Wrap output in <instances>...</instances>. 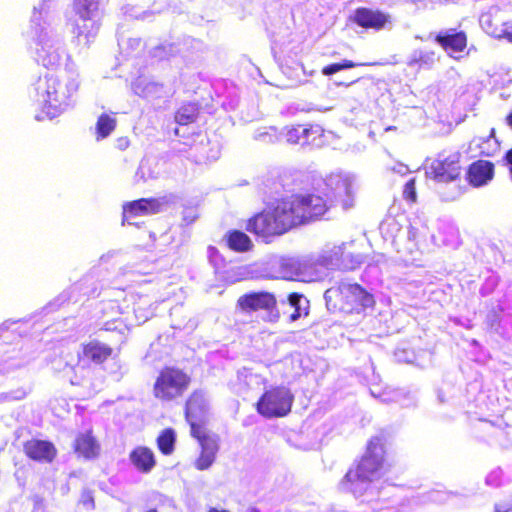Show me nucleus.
I'll return each instance as SVG.
<instances>
[{
	"label": "nucleus",
	"mask_w": 512,
	"mask_h": 512,
	"mask_svg": "<svg viewBox=\"0 0 512 512\" xmlns=\"http://www.w3.org/2000/svg\"><path fill=\"white\" fill-rule=\"evenodd\" d=\"M437 398H438V401L440 403H444L445 402L444 395H443V393L441 391H438Z\"/></svg>",
	"instance_id": "54"
},
{
	"label": "nucleus",
	"mask_w": 512,
	"mask_h": 512,
	"mask_svg": "<svg viewBox=\"0 0 512 512\" xmlns=\"http://www.w3.org/2000/svg\"><path fill=\"white\" fill-rule=\"evenodd\" d=\"M81 293L87 296L98 295L97 287L95 286L93 275L89 274L83 277L79 282L75 283L73 286L69 288V290L63 291L53 303H50V307L57 306L59 307L61 304L69 301L73 294Z\"/></svg>",
	"instance_id": "18"
},
{
	"label": "nucleus",
	"mask_w": 512,
	"mask_h": 512,
	"mask_svg": "<svg viewBox=\"0 0 512 512\" xmlns=\"http://www.w3.org/2000/svg\"><path fill=\"white\" fill-rule=\"evenodd\" d=\"M136 95L143 98H159L164 92L163 84L140 77L132 84Z\"/></svg>",
	"instance_id": "23"
},
{
	"label": "nucleus",
	"mask_w": 512,
	"mask_h": 512,
	"mask_svg": "<svg viewBox=\"0 0 512 512\" xmlns=\"http://www.w3.org/2000/svg\"><path fill=\"white\" fill-rule=\"evenodd\" d=\"M80 503L88 510H92L95 507L93 492L90 489H83L80 497Z\"/></svg>",
	"instance_id": "41"
},
{
	"label": "nucleus",
	"mask_w": 512,
	"mask_h": 512,
	"mask_svg": "<svg viewBox=\"0 0 512 512\" xmlns=\"http://www.w3.org/2000/svg\"><path fill=\"white\" fill-rule=\"evenodd\" d=\"M147 512H157V510L156 509H150Z\"/></svg>",
	"instance_id": "60"
},
{
	"label": "nucleus",
	"mask_w": 512,
	"mask_h": 512,
	"mask_svg": "<svg viewBox=\"0 0 512 512\" xmlns=\"http://www.w3.org/2000/svg\"><path fill=\"white\" fill-rule=\"evenodd\" d=\"M395 360L399 363H413L416 359L415 352L410 348L397 347L394 351Z\"/></svg>",
	"instance_id": "37"
},
{
	"label": "nucleus",
	"mask_w": 512,
	"mask_h": 512,
	"mask_svg": "<svg viewBox=\"0 0 512 512\" xmlns=\"http://www.w3.org/2000/svg\"><path fill=\"white\" fill-rule=\"evenodd\" d=\"M434 62V53L424 52L421 50H415L411 53L408 58L407 65L409 67L418 66L430 67Z\"/></svg>",
	"instance_id": "31"
},
{
	"label": "nucleus",
	"mask_w": 512,
	"mask_h": 512,
	"mask_svg": "<svg viewBox=\"0 0 512 512\" xmlns=\"http://www.w3.org/2000/svg\"><path fill=\"white\" fill-rule=\"evenodd\" d=\"M154 178H156V176L151 171L150 166L147 163L142 161L135 173V181L136 182H139V181L145 182L148 179H154Z\"/></svg>",
	"instance_id": "39"
},
{
	"label": "nucleus",
	"mask_w": 512,
	"mask_h": 512,
	"mask_svg": "<svg viewBox=\"0 0 512 512\" xmlns=\"http://www.w3.org/2000/svg\"><path fill=\"white\" fill-rule=\"evenodd\" d=\"M460 157L458 152L440 153L426 170V175L433 181V188L442 201H455L464 192Z\"/></svg>",
	"instance_id": "4"
},
{
	"label": "nucleus",
	"mask_w": 512,
	"mask_h": 512,
	"mask_svg": "<svg viewBox=\"0 0 512 512\" xmlns=\"http://www.w3.org/2000/svg\"><path fill=\"white\" fill-rule=\"evenodd\" d=\"M73 8L77 18L73 28L78 42L85 46L96 37L100 28L99 0H74Z\"/></svg>",
	"instance_id": "6"
},
{
	"label": "nucleus",
	"mask_w": 512,
	"mask_h": 512,
	"mask_svg": "<svg viewBox=\"0 0 512 512\" xmlns=\"http://www.w3.org/2000/svg\"><path fill=\"white\" fill-rule=\"evenodd\" d=\"M436 41L448 52H461L466 47L467 38L464 32L450 29L439 33Z\"/></svg>",
	"instance_id": "21"
},
{
	"label": "nucleus",
	"mask_w": 512,
	"mask_h": 512,
	"mask_svg": "<svg viewBox=\"0 0 512 512\" xmlns=\"http://www.w3.org/2000/svg\"><path fill=\"white\" fill-rule=\"evenodd\" d=\"M220 155V149L217 144L213 145L211 148L206 149L205 147H202L200 151V158L199 161H215L219 158Z\"/></svg>",
	"instance_id": "40"
},
{
	"label": "nucleus",
	"mask_w": 512,
	"mask_h": 512,
	"mask_svg": "<svg viewBox=\"0 0 512 512\" xmlns=\"http://www.w3.org/2000/svg\"><path fill=\"white\" fill-rule=\"evenodd\" d=\"M359 65L360 64L355 63L351 60H343L342 62L332 63V64L325 66L322 69V74L325 76H331L339 71H342L345 69H351V68H354Z\"/></svg>",
	"instance_id": "35"
},
{
	"label": "nucleus",
	"mask_w": 512,
	"mask_h": 512,
	"mask_svg": "<svg viewBox=\"0 0 512 512\" xmlns=\"http://www.w3.org/2000/svg\"><path fill=\"white\" fill-rule=\"evenodd\" d=\"M198 115L196 104L183 105L175 114V121L179 125H187L195 121Z\"/></svg>",
	"instance_id": "30"
},
{
	"label": "nucleus",
	"mask_w": 512,
	"mask_h": 512,
	"mask_svg": "<svg viewBox=\"0 0 512 512\" xmlns=\"http://www.w3.org/2000/svg\"><path fill=\"white\" fill-rule=\"evenodd\" d=\"M201 144H203V141H201ZM202 147H204V146L201 145L200 150L202 149ZM196 150H199V147H196Z\"/></svg>",
	"instance_id": "59"
},
{
	"label": "nucleus",
	"mask_w": 512,
	"mask_h": 512,
	"mask_svg": "<svg viewBox=\"0 0 512 512\" xmlns=\"http://www.w3.org/2000/svg\"><path fill=\"white\" fill-rule=\"evenodd\" d=\"M209 252H210V257H212V255H213L214 253H215V254L217 253V250H216V248H214V247H209Z\"/></svg>",
	"instance_id": "56"
},
{
	"label": "nucleus",
	"mask_w": 512,
	"mask_h": 512,
	"mask_svg": "<svg viewBox=\"0 0 512 512\" xmlns=\"http://www.w3.org/2000/svg\"><path fill=\"white\" fill-rule=\"evenodd\" d=\"M209 410V400L204 390L194 391L186 402L185 417L191 428V435L198 437Z\"/></svg>",
	"instance_id": "12"
},
{
	"label": "nucleus",
	"mask_w": 512,
	"mask_h": 512,
	"mask_svg": "<svg viewBox=\"0 0 512 512\" xmlns=\"http://www.w3.org/2000/svg\"><path fill=\"white\" fill-rule=\"evenodd\" d=\"M253 138L264 144H272L280 140V133L274 127H264L256 130Z\"/></svg>",
	"instance_id": "33"
},
{
	"label": "nucleus",
	"mask_w": 512,
	"mask_h": 512,
	"mask_svg": "<svg viewBox=\"0 0 512 512\" xmlns=\"http://www.w3.org/2000/svg\"><path fill=\"white\" fill-rule=\"evenodd\" d=\"M227 246L236 252H246L251 249L252 241L247 234L240 230H232L226 234Z\"/></svg>",
	"instance_id": "28"
},
{
	"label": "nucleus",
	"mask_w": 512,
	"mask_h": 512,
	"mask_svg": "<svg viewBox=\"0 0 512 512\" xmlns=\"http://www.w3.org/2000/svg\"><path fill=\"white\" fill-rule=\"evenodd\" d=\"M131 462L142 472H149L155 466L153 452L146 447H138L130 454Z\"/></svg>",
	"instance_id": "25"
},
{
	"label": "nucleus",
	"mask_w": 512,
	"mask_h": 512,
	"mask_svg": "<svg viewBox=\"0 0 512 512\" xmlns=\"http://www.w3.org/2000/svg\"><path fill=\"white\" fill-rule=\"evenodd\" d=\"M33 512H43V505L42 501L37 500L34 504Z\"/></svg>",
	"instance_id": "48"
},
{
	"label": "nucleus",
	"mask_w": 512,
	"mask_h": 512,
	"mask_svg": "<svg viewBox=\"0 0 512 512\" xmlns=\"http://www.w3.org/2000/svg\"><path fill=\"white\" fill-rule=\"evenodd\" d=\"M506 122L512 128V111L507 115Z\"/></svg>",
	"instance_id": "52"
},
{
	"label": "nucleus",
	"mask_w": 512,
	"mask_h": 512,
	"mask_svg": "<svg viewBox=\"0 0 512 512\" xmlns=\"http://www.w3.org/2000/svg\"><path fill=\"white\" fill-rule=\"evenodd\" d=\"M496 512H512V505L505 510L496 509Z\"/></svg>",
	"instance_id": "57"
},
{
	"label": "nucleus",
	"mask_w": 512,
	"mask_h": 512,
	"mask_svg": "<svg viewBox=\"0 0 512 512\" xmlns=\"http://www.w3.org/2000/svg\"><path fill=\"white\" fill-rule=\"evenodd\" d=\"M24 396H25V391L18 390L13 395H11L10 398L14 399V400H19V399L24 398Z\"/></svg>",
	"instance_id": "47"
},
{
	"label": "nucleus",
	"mask_w": 512,
	"mask_h": 512,
	"mask_svg": "<svg viewBox=\"0 0 512 512\" xmlns=\"http://www.w3.org/2000/svg\"><path fill=\"white\" fill-rule=\"evenodd\" d=\"M115 127L116 120L114 118L108 114H101L96 123L97 138L100 139L109 136Z\"/></svg>",
	"instance_id": "32"
},
{
	"label": "nucleus",
	"mask_w": 512,
	"mask_h": 512,
	"mask_svg": "<svg viewBox=\"0 0 512 512\" xmlns=\"http://www.w3.org/2000/svg\"><path fill=\"white\" fill-rule=\"evenodd\" d=\"M293 399L288 388L275 387L260 397L257 402V411L266 418L282 417L290 412Z\"/></svg>",
	"instance_id": "9"
},
{
	"label": "nucleus",
	"mask_w": 512,
	"mask_h": 512,
	"mask_svg": "<svg viewBox=\"0 0 512 512\" xmlns=\"http://www.w3.org/2000/svg\"><path fill=\"white\" fill-rule=\"evenodd\" d=\"M175 134L179 135V130L178 129H175Z\"/></svg>",
	"instance_id": "61"
},
{
	"label": "nucleus",
	"mask_w": 512,
	"mask_h": 512,
	"mask_svg": "<svg viewBox=\"0 0 512 512\" xmlns=\"http://www.w3.org/2000/svg\"><path fill=\"white\" fill-rule=\"evenodd\" d=\"M111 353L112 349L99 341H91L83 348L84 356L97 364L103 363Z\"/></svg>",
	"instance_id": "26"
},
{
	"label": "nucleus",
	"mask_w": 512,
	"mask_h": 512,
	"mask_svg": "<svg viewBox=\"0 0 512 512\" xmlns=\"http://www.w3.org/2000/svg\"><path fill=\"white\" fill-rule=\"evenodd\" d=\"M276 305L275 296L266 291L246 293L237 300V307L243 312L264 310L266 312L265 319L269 322H276L280 317Z\"/></svg>",
	"instance_id": "10"
},
{
	"label": "nucleus",
	"mask_w": 512,
	"mask_h": 512,
	"mask_svg": "<svg viewBox=\"0 0 512 512\" xmlns=\"http://www.w3.org/2000/svg\"><path fill=\"white\" fill-rule=\"evenodd\" d=\"M404 194L407 198L411 200H415L416 192H415V182L413 179L409 180L404 187Z\"/></svg>",
	"instance_id": "43"
},
{
	"label": "nucleus",
	"mask_w": 512,
	"mask_h": 512,
	"mask_svg": "<svg viewBox=\"0 0 512 512\" xmlns=\"http://www.w3.org/2000/svg\"><path fill=\"white\" fill-rule=\"evenodd\" d=\"M491 291H492V288H488V284H487V285H484L483 287H481L480 294L482 296H487L490 294Z\"/></svg>",
	"instance_id": "49"
},
{
	"label": "nucleus",
	"mask_w": 512,
	"mask_h": 512,
	"mask_svg": "<svg viewBox=\"0 0 512 512\" xmlns=\"http://www.w3.org/2000/svg\"><path fill=\"white\" fill-rule=\"evenodd\" d=\"M179 52V48L174 43L162 44L154 48L153 56L159 59L169 58Z\"/></svg>",
	"instance_id": "36"
},
{
	"label": "nucleus",
	"mask_w": 512,
	"mask_h": 512,
	"mask_svg": "<svg viewBox=\"0 0 512 512\" xmlns=\"http://www.w3.org/2000/svg\"><path fill=\"white\" fill-rule=\"evenodd\" d=\"M73 369H74V368H73V366H72V365H70L69 363L65 362L64 367L62 368V371H63L64 373H66V374H69L70 372H72V371H73Z\"/></svg>",
	"instance_id": "50"
},
{
	"label": "nucleus",
	"mask_w": 512,
	"mask_h": 512,
	"mask_svg": "<svg viewBox=\"0 0 512 512\" xmlns=\"http://www.w3.org/2000/svg\"><path fill=\"white\" fill-rule=\"evenodd\" d=\"M248 512H260V510L255 507H252L248 510Z\"/></svg>",
	"instance_id": "58"
},
{
	"label": "nucleus",
	"mask_w": 512,
	"mask_h": 512,
	"mask_svg": "<svg viewBox=\"0 0 512 512\" xmlns=\"http://www.w3.org/2000/svg\"><path fill=\"white\" fill-rule=\"evenodd\" d=\"M415 237H416V229H414L413 227H410L408 230V239L414 240Z\"/></svg>",
	"instance_id": "51"
},
{
	"label": "nucleus",
	"mask_w": 512,
	"mask_h": 512,
	"mask_svg": "<svg viewBox=\"0 0 512 512\" xmlns=\"http://www.w3.org/2000/svg\"><path fill=\"white\" fill-rule=\"evenodd\" d=\"M269 198L276 206L249 219L246 229L262 237L282 235L290 228L316 220L327 210L326 201L318 195H284L282 180L269 187Z\"/></svg>",
	"instance_id": "1"
},
{
	"label": "nucleus",
	"mask_w": 512,
	"mask_h": 512,
	"mask_svg": "<svg viewBox=\"0 0 512 512\" xmlns=\"http://www.w3.org/2000/svg\"><path fill=\"white\" fill-rule=\"evenodd\" d=\"M480 22H481V24L488 23L489 22V16H484V15L481 16Z\"/></svg>",
	"instance_id": "55"
},
{
	"label": "nucleus",
	"mask_w": 512,
	"mask_h": 512,
	"mask_svg": "<svg viewBox=\"0 0 512 512\" xmlns=\"http://www.w3.org/2000/svg\"><path fill=\"white\" fill-rule=\"evenodd\" d=\"M499 149V143L495 138V129L492 128L487 137H475L469 143V151L478 152L480 155L493 156Z\"/></svg>",
	"instance_id": "22"
},
{
	"label": "nucleus",
	"mask_w": 512,
	"mask_h": 512,
	"mask_svg": "<svg viewBox=\"0 0 512 512\" xmlns=\"http://www.w3.org/2000/svg\"><path fill=\"white\" fill-rule=\"evenodd\" d=\"M8 329H9V323H8V321H6V322H4V323H2V324L0 325V331H5V330H8Z\"/></svg>",
	"instance_id": "53"
},
{
	"label": "nucleus",
	"mask_w": 512,
	"mask_h": 512,
	"mask_svg": "<svg viewBox=\"0 0 512 512\" xmlns=\"http://www.w3.org/2000/svg\"><path fill=\"white\" fill-rule=\"evenodd\" d=\"M352 20L360 27L380 30L389 22V16L378 10L361 7L355 10Z\"/></svg>",
	"instance_id": "16"
},
{
	"label": "nucleus",
	"mask_w": 512,
	"mask_h": 512,
	"mask_svg": "<svg viewBox=\"0 0 512 512\" xmlns=\"http://www.w3.org/2000/svg\"><path fill=\"white\" fill-rule=\"evenodd\" d=\"M99 445L91 434H80L75 440V451L86 459H92L99 454Z\"/></svg>",
	"instance_id": "24"
},
{
	"label": "nucleus",
	"mask_w": 512,
	"mask_h": 512,
	"mask_svg": "<svg viewBox=\"0 0 512 512\" xmlns=\"http://www.w3.org/2000/svg\"><path fill=\"white\" fill-rule=\"evenodd\" d=\"M371 394L374 397L380 398L381 402H383V403H389L392 401H396V398L398 396V393H396V392H393V393L384 392L382 394L377 395L373 390H371Z\"/></svg>",
	"instance_id": "42"
},
{
	"label": "nucleus",
	"mask_w": 512,
	"mask_h": 512,
	"mask_svg": "<svg viewBox=\"0 0 512 512\" xmlns=\"http://www.w3.org/2000/svg\"><path fill=\"white\" fill-rule=\"evenodd\" d=\"M500 471H492L487 477H486V483L490 486H498L500 484L499 476Z\"/></svg>",
	"instance_id": "44"
},
{
	"label": "nucleus",
	"mask_w": 512,
	"mask_h": 512,
	"mask_svg": "<svg viewBox=\"0 0 512 512\" xmlns=\"http://www.w3.org/2000/svg\"><path fill=\"white\" fill-rule=\"evenodd\" d=\"M354 178L344 173H333L326 179V186L330 190L327 196L330 201L340 204L343 210H348L354 206Z\"/></svg>",
	"instance_id": "11"
},
{
	"label": "nucleus",
	"mask_w": 512,
	"mask_h": 512,
	"mask_svg": "<svg viewBox=\"0 0 512 512\" xmlns=\"http://www.w3.org/2000/svg\"><path fill=\"white\" fill-rule=\"evenodd\" d=\"M245 270L241 267L231 268L224 272V279L230 284L241 281L245 278Z\"/></svg>",
	"instance_id": "38"
},
{
	"label": "nucleus",
	"mask_w": 512,
	"mask_h": 512,
	"mask_svg": "<svg viewBox=\"0 0 512 512\" xmlns=\"http://www.w3.org/2000/svg\"><path fill=\"white\" fill-rule=\"evenodd\" d=\"M321 135L322 129L319 126L298 125L296 127H285L280 132V138L285 139L287 143L301 146L314 144Z\"/></svg>",
	"instance_id": "15"
},
{
	"label": "nucleus",
	"mask_w": 512,
	"mask_h": 512,
	"mask_svg": "<svg viewBox=\"0 0 512 512\" xmlns=\"http://www.w3.org/2000/svg\"><path fill=\"white\" fill-rule=\"evenodd\" d=\"M168 203L169 200L166 196L159 198H141L129 202L123 206V223L138 226L139 222L135 221L138 216L162 212Z\"/></svg>",
	"instance_id": "13"
},
{
	"label": "nucleus",
	"mask_w": 512,
	"mask_h": 512,
	"mask_svg": "<svg viewBox=\"0 0 512 512\" xmlns=\"http://www.w3.org/2000/svg\"><path fill=\"white\" fill-rule=\"evenodd\" d=\"M197 219V215L193 209H186L183 211V221L186 224H191Z\"/></svg>",
	"instance_id": "45"
},
{
	"label": "nucleus",
	"mask_w": 512,
	"mask_h": 512,
	"mask_svg": "<svg viewBox=\"0 0 512 512\" xmlns=\"http://www.w3.org/2000/svg\"><path fill=\"white\" fill-rule=\"evenodd\" d=\"M499 37H504L505 39H507L509 42L512 43V25L505 28L503 31H502V34L499 35Z\"/></svg>",
	"instance_id": "46"
},
{
	"label": "nucleus",
	"mask_w": 512,
	"mask_h": 512,
	"mask_svg": "<svg viewBox=\"0 0 512 512\" xmlns=\"http://www.w3.org/2000/svg\"><path fill=\"white\" fill-rule=\"evenodd\" d=\"M347 91L344 94V101L347 107L354 111L370 99L373 88L371 79L361 78L346 85Z\"/></svg>",
	"instance_id": "14"
},
{
	"label": "nucleus",
	"mask_w": 512,
	"mask_h": 512,
	"mask_svg": "<svg viewBox=\"0 0 512 512\" xmlns=\"http://www.w3.org/2000/svg\"><path fill=\"white\" fill-rule=\"evenodd\" d=\"M503 308L498 305L492 308L486 315L485 324L491 331L498 332L501 323Z\"/></svg>",
	"instance_id": "34"
},
{
	"label": "nucleus",
	"mask_w": 512,
	"mask_h": 512,
	"mask_svg": "<svg viewBox=\"0 0 512 512\" xmlns=\"http://www.w3.org/2000/svg\"><path fill=\"white\" fill-rule=\"evenodd\" d=\"M190 381L183 371L167 367L160 372L154 384V395L161 400H172L187 390Z\"/></svg>",
	"instance_id": "8"
},
{
	"label": "nucleus",
	"mask_w": 512,
	"mask_h": 512,
	"mask_svg": "<svg viewBox=\"0 0 512 512\" xmlns=\"http://www.w3.org/2000/svg\"><path fill=\"white\" fill-rule=\"evenodd\" d=\"M345 243L340 245L327 244L317 254L303 258L297 262V276L319 277L323 269H342L344 264Z\"/></svg>",
	"instance_id": "5"
},
{
	"label": "nucleus",
	"mask_w": 512,
	"mask_h": 512,
	"mask_svg": "<svg viewBox=\"0 0 512 512\" xmlns=\"http://www.w3.org/2000/svg\"><path fill=\"white\" fill-rule=\"evenodd\" d=\"M331 294L339 295L350 306V310L357 313L371 310L375 305L374 295L358 283L341 281L336 288H331L325 292V299L328 300Z\"/></svg>",
	"instance_id": "7"
},
{
	"label": "nucleus",
	"mask_w": 512,
	"mask_h": 512,
	"mask_svg": "<svg viewBox=\"0 0 512 512\" xmlns=\"http://www.w3.org/2000/svg\"><path fill=\"white\" fill-rule=\"evenodd\" d=\"M80 86L79 73L67 66L60 75L46 74L35 83L37 101L46 115L53 119L75 103Z\"/></svg>",
	"instance_id": "2"
},
{
	"label": "nucleus",
	"mask_w": 512,
	"mask_h": 512,
	"mask_svg": "<svg viewBox=\"0 0 512 512\" xmlns=\"http://www.w3.org/2000/svg\"><path fill=\"white\" fill-rule=\"evenodd\" d=\"M26 455L39 462H51L56 456V449L51 442L33 439L24 445Z\"/></svg>",
	"instance_id": "20"
},
{
	"label": "nucleus",
	"mask_w": 512,
	"mask_h": 512,
	"mask_svg": "<svg viewBox=\"0 0 512 512\" xmlns=\"http://www.w3.org/2000/svg\"><path fill=\"white\" fill-rule=\"evenodd\" d=\"M288 305L293 308V312L289 318L291 322H294L302 316H307L309 313V301L308 299L299 293H291L287 297Z\"/></svg>",
	"instance_id": "27"
},
{
	"label": "nucleus",
	"mask_w": 512,
	"mask_h": 512,
	"mask_svg": "<svg viewBox=\"0 0 512 512\" xmlns=\"http://www.w3.org/2000/svg\"><path fill=\"white\" fill-rule=\"evenodd\" d=\"M201 445V454L195 462V467L200 470H207L215 461L218 452V443L215 439L206 436L203 429L198 437H195Z\"/></svg>",
	"instance_id": "17"
},
{
	"label": "nucleus",
	"mask_w": 512,
	"mask_h": 512,
	"mask_svg": "<svg viewBox=\"0 0 512 512\" xmlns=\"http://www.w3.org/2000/svg\"><path fill=\"white\" fill-rule=\"evenodd\" d=\"M494 176L493 163L486 160H478L469 166L467 180L474 187H481L492 180Z\"/></svg>",
	"instance_id": "19"
},
{
	"label": "nucleus",
	"mask_w": 512,
	"mask_h": 512,
	"mask_svg": "<svg viewBox=\"0 0 512 512\" xmlns=\"http://www.w3.org/2000/svg\"><path fill=\"white\" fill-rule=\"evenodd\" d=\"M52 0H43L34 6L31 17V28L36 40V61L44 67H54L60 64L65 53L63 36L52 26L48 3Z\"/></svg>",
	"instance_id": "3"
},
{
	"label": "nucleus",
	"mask_w": 512,
	"mask_h": 512,
	"mask_svg": "<svg viewBox=\"0 0 512 512\" xmlns=\"http://www.w3.org/2000/svg\"><path fill=\"white\" fill-rule=\"evenodd\" d=\"M176 442V433L172 428L164 429L157 438L159 450L164 455H170L174 451Z\"/></svg>",
	"instance_id": "29"
}]
</instances>
